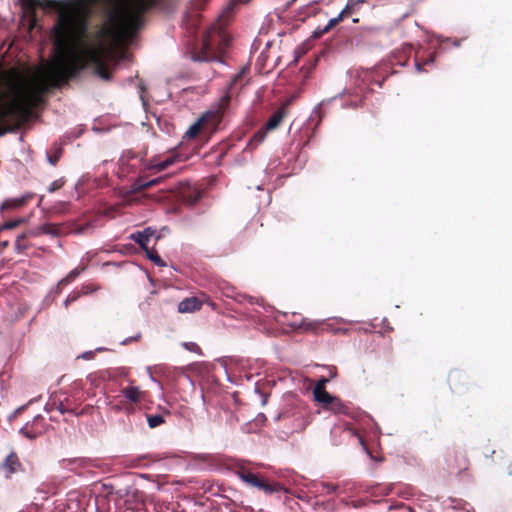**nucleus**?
I'll return each instance as SVG.
<instances>
[{"mask_svg": "<svg viewBox=\"0 0 512 512\" xmlns=\"http://www.w3.org/2000/svg\"><path fill=\"white\" fill-rule=\"evenodd\" d=\"M86 36L78 37L67 51L58 50L55 59L48 65L44 82L31 85L16 83L19 74L15 68L1 73L0 79V125L15 120L27 122L33 110L43 102L49 87H60L89 65L104 80L111 79V72L103 60L100 47H83Z\"/></svg>", "mask_w": 512, "mask_h": 512, "instance_id": "f257e3e1", "label": "nucleus"}, {"mask_svg": "<svg viewBox=\"0 0 512 512\" xmlns=\"http://www.w3.org/2000/svg\"><path fill=\"white\" fill-rule=\"evenodd\" d=\"M99 0H41L38 7L58 13V20L52 29L53 46L56 50L67 51L80 36H86L92 6Z\"/></svg>", "mask_w": 512, "mask_h": 512, "instance_id": "f03ea898", "label": "nucleus"}, {"mask_svg": "<svg viewBox=\"0 0 512 512\" xmlns=\"http://www.w3.org/2000/svg\"><path fill=\"white\" fill-rule=\"evenodd\" d=\"M159 0H122L108 15L110 24L106 33L115 41L131 39L143 24L146 12L157 6Z\"/></svg>", "mask_w": 512, "mask_h": 512, "instance_id": "7ed1b4c3", "label": "nucleus"}, {"mask_svg": "<svg viewBox=\"0 0 512 512\" xmlns=\"http://www.w3.org/2000/svg\"><path fill=\"white\" fill-rule=\"evenodd\" d=\"M231 38L220 24H213L203 37L202 46L192 54L195 61L223 62Z\"/></svg>", "mask_w": 512, "mask_h": 512, "instance_id": "20e7f679", "label": "nucleus"}, {"mask_svg": "<svg viewBox=\"0 0 512 512\" xmlns=\"http://www.w3.org/2000/svg\"><path fill=\"white\" fill-rule=\"evenodd\" d=\"M230 95L225 94L215 109L205 112L189 129L185 132L183 139L191 140L196 138L202 131L213 132L221 123L224 112L230 104Z\"/></svg>", "mask_w": 512, "mask_h": 512, "instance_id": "39448f33", "label": "nucleus"}, {"mask_svg": "<svg viewBox=\"0 0 512 512\" xmlns=\"http://www.w3.org/2000/svg\"><path fill=\"white\" fill-rule=\"evenodd\" d=\"M235 474L246 485L256 488L266 495H271L285 490L280 483L268 481L261 473L254 471V469L244 464L236 466Z\"/></svg>", "mask_w": 512, "mask_h": 512, "instance_id": "423d86ee", "label": "nucleus"}, {"mask_svg": "<svg viewBox=\"0 0 512 512\" xmlns=\"http://www.w3.org/2000/svg\"><path fill=\"white\" fill-rule=\"evenodd\" d=\"M448 383L452 392L464 393L468 390V376L460 370H453L448 375Z\"/></svg>", "mask_w": 512, "mask_h": 512, "instance_id": "0eeeda50", "label": "nucleus"}, {"mask_svg": "<svg viewBox=\"0 0 512 512\" xmlns=\"http://www.w3.org/2000/svg\"><path fill=\"white\" fill-rule=\"evenodd\" d=\"M0 470L5 478H10L14 473L22 471L23 466L17 453L11 452L0 465Z\"/></svg>", "mask_w": 512, "mask_h": 512, "instance_id": "6e6552de", "label": "nucleus"}, {"mask_svg": "<svg viewBox=\"0 0 512 512\" xmlns=\"http://www.w3.org/2000/svg\"><path fill=\"white\" fill-rule=\"evenodd\" d=\"M326 382H327L326 379L320 380L315 385V387L313 389V395H314L315 401L321 403L324 409H326V407L329 405V403L335 397L326 391V388H325Z\"/></svg>", "mask_w": 512, "mask_h": 512, "instance_id": "1a4fd4ad", "label": "nucleus"}, {"mask_svg": "<svg viewBox=\"0 0 512 512\" xmlns=\"http://www.w3.org/2000/svg\"><path fill=\"white\" fill-rule=\"evenodd\" d=\"M43 422L42 416H36L32 423H26L21 429L20 434L27 439L33 440L42 434V429L38 428V424Z\"/></svg>", "mask_w": 512, "mask_h": 512, "instance_id": "9d476101", "label": "nucleus"}, {"mask_svg": "<svg viewBox=\"0 0 512 512\" xmlns=\"http://www.w3.org/2000/svg\"><path fill=\"white\" fill-rule=\"evenodd\" d=\"M287 114L288 103H285L276 111H274L273 114L270 116L267 123L265 124V130L271 131L278 128L283 119L287 116Z\"/></svg>", "mask_w": 512, "mask_h": 512, "instance_id": "9b49d317", "label": "nucleus"}, {"mask_svg": "<svg viewBox=\"0 0 512 512\" xmlns=\"http://www.w3.org/2000/svg\"><path fill=\"white\" fill-rule=\"evenodd\" d=\"M180 197L185 204L193 206L201 199L202 194L197 187L186 185L181 189Z\"/></svg>", "mask_w": 512, "mask_h": 512, "instance_id": "f8f14e48", "label": "nucleus"}, {"mask_svg": "<svg viewBox=\"0 0 512 512\" xmlns=\"http://www.w3.org/2000/svg\"><path fill=\"white\" fill-rule=\"evenodd\" d=\"M32 198L31 194L23 195L21 197L6 199L0 206L1 211H12L25 206Z\"/></svg>", "mask_w": 512, "mask_h": 512, "instance_id": "ddd939ff", "label": "nucleus"}, {"mask_svg": "<svg viewBox=\"0 0 512 512\" xmlns=\"http://www.w3.org/2000/svg\"><path fill=\"white\" fill-rule=\"evenodd\" d=\"M202 302L197 297H189L183 299L178 305V311L180 313H192L200 310Z\"/></svg>", "mask_w": 512, "mask_h": 512, "instance_id": "4468645a", "label": "nucleus"}, {"mask_svg": "<svg viewBox=\"0 0 512 512\" xmlns=\"http://www.w3.org/2000/svg\"><path fill=\"white\" fill-rule=\"evenodd\" d=\"M123 396L128 399L132 403L140 402L144 397L146 392L140 390L139 387L136 386H127L126 388L121 390Z\"/></svg>", "mask_w": 512, "mask_h": 512, "instance_id": "2eb2a0df", "label": "nucleus"}, {"mask_svg": "<svg viewBox=\"0 0 512 512\" xmlns=\"http://www.w3.org/2000/svg\"><path fill=\"white\" fill-rule=\"evenodd\" d=\"M325 410H329L334 414L349 415L350 407L346 405L340 398L334 397Z\"/></svg>", "mask_w": 512, "mask_h": 512, "instance_id": "dca6fc26", "label": "nucleus"}, {"mask_svg": "<svg viewBox=\"0 0 512 512\" xmlns=\"http://www.w3.org/2000/svg\"><path fill=\"white\" fill-rule=\"evenodd\" d=\"M38 234H39L38 232L31 230V231L24 232V233L18 235L17 238H16V242H15V249H16V251L18 253H22L25 250H27L28 245L25 242V240L27 238H29V237L37 236Z\"/></svg>", "mask_w": 512, "mask_h": 512, "instance_id": "f3484780", "label": "nucleus"}, {"mask_svg": "<svg viewBox=\"0 0 512 512\" xmlns=\"http://www.w3.org/2000/svg\"><path fill=\"white\" fill-rule=\"evenodd\" d=\"M363 0H349L345 8L340 12L344 18L349 17L353 13L359 10Z\"/></svg>", "mask_w": 512, "mask_h": 512, "instance_id": "a211bd4d", "label": "nucleus"}, {"mask_svg": "<svg viewBox=\"0 0 512 512\" xmlns=\"http://www.w3.org/2000/svg\"><path fill=\"white\" fill-rule=\"evenodd\" d=\"M266 131L265 128L262 130H259L256 132L253 137L250 139L247 148L253 150L255 149L259 144H261L265 138H266Z\"/></svg>", "mask_w": 512, "mask_h": 512, "instance_id": "6ab92c4d", "label": "nucleus"}, {"mask_svg": "<svg viewBox=\"0 0 512 512\" xmlns=\"http://www.w3.org/2000/svg\"><path fill=\"white\" fill-rule=\"evenodd\" d=\"M175 162L174 157H168L163 161L160 162H151L148 166L149 169H155L156 171H163L167 169L169 166H171Z\"/></svg>", "mask_w": 512, "mask_h": 512, "instance_id": "aec40b11", "label": "nucleus"}, {"mask_svg": "<svg viewBox=\"0 0 512 512\" xmlns=\"http://www.w3.org/2000/svg\"><path fill=\"white\" fill-rule=\"evenodd\" d=\"M147 258L159 267L166 266V263L158 255V252L154 248H147L144 250Z\"/></svg>", "mask_w": 512, "mask_h": 512, "instance_id": "412c9836", "label": "nucleus"}, {"mask_svg": "<svg viewBox=\"0 0 512 512\" xmlns=\"http://www.w3.org/2000/svg\"><path fill=\"white\" fill-rule=\"evenodd\" d=\"M131 239L134 240L143 250L149 248V239L145 236V232L137 231L131 235Z\"/></svg>", "mask_w": 512, "mask_h": 512, "instance_id": "4be33fe9", "label": "nucleus"}, {"mask_svg": "<svg viewBox=\"0 0 512 512\" xmlns=\"http://www.w3.org/2000/svg\"><path fill=\"white\" fill-rule=\"evenodd\" d=\"M84 270V268H75L73 270H71L68 275L66 277H64L60 282H59V285H66V284H69L71 283L72 281H74L76 279V277H78L81 272Z\"/></svg>", "mask_w": 512, "mask_h": 512, "instance_id": "5701e85b", "label": "nucleus"}, {"mask_svg": "<svg viewBox=\"0 0 512 512\" xmlns=\"http://www.w3.org/2000/svg\"><path fill=\"white\" fill-rule=\"evenodd\" d=\"M148 425L150 428H156L164 423V417L162 415H146Z\"/></svg>", "mask_w": 512, "mask_h": 512, "instance_id": "b1692460", "label": "nucleus"}, {"mask_svg": "<svg viewBox=\"0 0 512 512\" xmlns=\"http://www.w3.org/2000/svg\"><path fill=\"white\" fill-rule=\"evenodd\" d=\"M454 467L459 471L466 470L468 467V458L466 457V455L461 454L459 457L455 456Z\"/></svg>", "mask_w": 512, "mask_h": 512, "instance_id": "393cba45", "label": "nucleus"}, {"mask_svg": "<svg viewBox=\"0 0 512 512\" xmlns=\"http://www.w3.org/2000/svg\"><path fill=\"white\" fill-rule=\"evenodd\" d=\"M23 219H16V220H10L6 221L1 227H0V233L4 230H11L16 227H18L21 223H23Z\"/></svg>", "mask_w": 512, "mask_h": 512, "instance_id": "a878e982", "label": "nucleus"}, {"mask_svg": "<svg viewBox=\"0 0 512 512\" xmlns=\"http://www.w3.org/2000/svg\"><path fill=\"white\" fill-rule=\"evenodd\" d=\"M62 153L63 149L61 147L56 148L55 153L53 155H48L49 163L55 166L57 162L60 160Z\"/></svg>", "mask_w": 512, "mask_h": 512, "instance_id": "bb28decb", "label": "nucleus"}, {"mask_svg": "<svg viewBox=\"0 0 512 512\" xmlns=\"http://www.w3.org/2000/svg\"><path fill=\"white\" fill-rule=\"evenodd\" d=\"M343 19L344 16H342L341 13L337 17L330 19L327 26L322 30V33H327L331 28L335 27Z\"/></svg>", "mask_w": 512, "mask_h": 512, "instance_id": "cd10ccee", "label": "nucleus"}, {"mask_svg": "<svg viewBox=\"0 0 512 512\" xmlns=\"http://www.w3.org/2000/svg\"><path fill=\"white\" fill-rule=\"evenodd\" d=\"M67 401L66 402H60L57 406V409L62 413V414H65V413H71V414H74L76 416H79L81 415L82 413H77L74 409L70 408L67 404Z\"/></svg>", "mask_w": 512, "mask_h": 512, "instance_id": "c85d7f7f", "label": "nucleus"}, {"mask_svg": "<svg viewBox=\"0 0 512 512\" xmlns=\"http://www.w3.org/2000/svg\"><path fill=\"white\" fill-rule=\"evenodd\" d=\"M80 297V292H77V291H74L72 293H70L67 298L65 299L64 301V306L65 308H68L69 305L73 302H75L76 300H78Z\"/></svg>", "mask_w": 512, "mask_h": 512, "instance_id": "c756f323", "label": "nucleus"}, {"mask_svg": "<svg viewBox=\"0 0 512 512\" xmlns=\"http://www.w3.org/2000/svg\"><path fill=\"white\" fill-rule=\"evenodd\" d=\"M63 185H64V181L62 179L55 180L48 187V191L50 193H53V192L59 190L60 188H62Z\"/></svg>", "mask_w": 512, "mask_h": 512, "instance_id": "7c9ffc66", "label": "nucleus"}, {"mask_svg": "<svg viewBox=\"0 0 512 512\" xmlns=\"http://www.w3.org/2000/svg\"><path fill=\"white\" fill-rule=\"evenodd\" d=\"M183 346H184L185 349H187L190 352H194V353H200L201 352V349L198 346V344H196L194 342H184Z\"/></svg>", "mask_w": 512, "mask_h": 512, "instance_id": "2f4dec72", "label": "nucleus"}, {"mask_svg": "<svg viewBox=\"0 0 512 512\" xmlns=\"http://www.w3.org/2000/svg\"><path fill=\"white\" fill-rule=\"evenodd\" d=\"M96 288L92 284H84L81 287L80 295H88L92 292H94Z\"/></svg>", "mask_w": 512, "mask_h": 512, "instance_id": "473e14b6", "label": "nucleus"}, {"mask_svg": "<svg viewBox=\"0 0 512 512\" xmlns=\"http://www.w3.org/2000/svg\"><path fill=\"white\" fill-rule=\"evenodd\" d=\"M40 231L46 234H54L56 232V229L52 224H44L40 227Z\"/></svg>", "mask_w": 512, "mask_h": 512, "instance_id": "72a5a7b5", "label": "nucleus"}, {"mask_svg": "<svg viewBox=\"0 0 512 512\" xmlns=\"http://www.w3.org/2000/svg\"><path fill=\"white\" fill-rule=\"evenodd\" d=\"M22 3L32 9L37 8L41 4V0H21Z\"/></svg>", "mask_w": 512, "mask_h": 512, "instance_id": "f704fd0d", "label": "nucleus"}, {"mask_svg": "<svg viewBox=\"0 0 512 512\" xmlns=\"http://www.w3.org/2000/svg\"><path fill=\"white\" fill-rule=\"evenodd\" d=\"M91 224L85 223V224H78L75 228L76 233L83 234L86 232V230L90 229Z\"/></svg>", "mask_w": 512, "mask_h": 512, "instance_id": "c9c22d12", "label": "nucleus"}, {"mask_svg": "<svg viewBox=\"0 0 512 512\" xmlns=\"http://www.w3.org/2000/svg\"><path fill=\"white\" fill-rule=\"evenodd\" d=\"M160 179H154V180H151L147 183H144V184H140L139 187L142 188V189H146V188H149L157 183H159Z\"/></svg>", "mask_w": 512, "mask_h": 512, "instance_id": "e433bc0d", "label": "nucleus"}, {"mask_svg": "<svg viewBox=\"0 0 512 512\" xmlns=\"http://www.w3.org/2000/svg\"><path fill=\"white\" fill-rule=\"evenodd\" d=\"M94 355H95V351H87V352H84L80 356V358L85 359V360H91V359H93Z\"/></svg>", "mask_w": 512, "mask_h": 512, "instance_id": "4c0bfd02", "label": "nucleus"}, {"mask_svg": "<svg viewBox=\"0 0 512 512\" xmlns=\"http://www.w3.org/2000/svg\"><path fill=\"white\" fill-rule=\"evenodd\" d=\"M243 71H241L240 73L236 74L233 78H232V81H231V85H234L236 82H238V80H240L242 78V75H243Z\"/></svg>", "mask_w": 512, "mask_h": 512, "instance_id": "58836bf2", "label": "nucleus"}, {"mask_svg": "<svg viewBox=\"0 0 512 512\" xmlns=\"http://www.w3.org/2000/svg\"><path fill=\"white\" fill-rule=\"evenodd\" d=\"M142 232H145L147 239H150V237L154 235V231L151 228H146Z\"/></svg>", "mask_w": 512, "mask_h": 512, "instance_id": "ea45409f", "label": "nucleus"}, {"mask_svg": "<svg viewBox=\"0 0 512 512\" xmlns=\"http://www.w3.org/2000/svg\"><path fill=\"white\" fill-rule=\"evenodd\" d=\"M433 61H434V55H433V54H431V55L429 56V58H427V59L425 60L424 64L426 65V64L432 63Z\"/></svg>", "mask_w": 512, "mask_h": 512, "instance_id": "a19ab883", "label": "nucleus"}, {"mask_svg": "<svg viewBox=\"0 0 512 512\" xmlns=\"http://www.w3.org/2000/svg\"><path fill=\"white\" fill-rule=\"evenodd\" d=\"M0 245L3 247V248H6L9 246V241L8 240H5V241H0Z\"/></svg>", "mask_w": 512, "mask_h": 512, "instance_id": "79ce46f5", "label": "nucleus"}, {"mask_svg": "<svg viewBox=\"0 0 512 512\" xmlns=\"http://www.w3.org/2000/svg\"><path fill=\"white\" fill-rule=\"evenodd\" d=\"M26 408V405L24 406H21L20 408L17 409V413H21L22 411H24V409Z\"/></svg>", "mask_w": 512, "mask_h": 512, "instance_id": "37998d69", "label": "nucleus"}, {"mask_svg": "<svg viewBox=\"0 0 512 512\" xmlns=\"http://www.w3.org/2000/svg\"><path fill=\"white\" fill-rule=\"evenodd\" d=\"M416 67H417V69H418L419 71H420V70H422V68H421V64H420V63H418V62L416 63Z\"/></svg>", "mask_w": 512, "mask_h": 512, "instance_id": "c03bdc74", "label": "nucleus"}, {"mask_svg": "<svg viewBox=\"0 0 512 512\" xmlns=\"http://www.w3.org/2000/svg\"><path fill=\"white\" fill-rule=\"evenodd\" d=\"M103 350H104V348H98V349H96V351H103Z\"/></svg>", "mask_w": 512, "mask_h": 512, "instance_id": "a18cd8bd", "label": "nucleus"}]
</instances>
